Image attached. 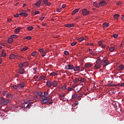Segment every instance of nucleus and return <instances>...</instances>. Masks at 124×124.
<instances>
[{
  "instance_id": "32",
  "label": "nucleus",
  "mask_w": 124,
  "mask_h": 124,
  "mask_svg": "<svg viewBox=\"0 0 124 124\" xmlns=\"http://www.w3.org/2000/svg\"><path fill=\"white\" fill-rule=\"evenodd\" d=\"M48 95V93L46 92H44V95H42V98H45V97H47Z\"/></svg>"
},
{
  "instance_id": "17",
  "label": "nucleus",
  "mask_w": 124,
  "mask_h": 124,
  "mask_svg": "<svg viewBox=\"0 0 124 124\" xmlns=\"http://www.w3.org/2000/svg\"><path fill=\"white\" fill-rule=\"evenodd\" d=\"M43 3L47 6H49L50 5V2H48V0H43Z\"/></svg>"
},
{
  "instance_id": "16",
  "label": "nucleus",
  "mask_w": 124,
  "mask_h": 124,
  "mask_svg": "<svg viewBox=\"0 0 124 124\" xmlns=\"http://www.w3.org/2000/svg\"><path fill=\"white\" fill-rule=\"evenodd\" d=\"M80 68L79 67V66H75V67L73 68L72 70H74V71L75 72H77L79 71Z\"/></svg>"
},
{
  "instance_id": "21",
  "label": "nucleus",
  "mask_w": 124,
  "mask_h": 124,
  "mask_svg": "<svg viewBox=\"0 0 124 124\" xmlns=\"http://www.w3.org/2000/svg\"><path fill=\"white\" fill-rule=\"evenodd\" d=\"M58 82L56 80L53 81L52 86L54 87H56L57 86Z\"/></svg>"
},
{
  "instance_id": "54",
  "label": "nucleus",
  "mask_w": 124,
  "mask_h": 124,
  "mask_svg": "<svg viewBox=\"0 0 124 124\" xmlns=\"http://www.w3.org/2000/svg\"><path fill=\"white\" fill-rule=\"evenodd\" d=\"M25 39H27V40H30L31 39V36H27Z\"/></svg>"
},
{
  "instance_id": "33",
  "label": "nucleus",
  "mask_w": 124,
  "mask_h": 124,
  "mask_svg": "<svg viewBox=\"0 0 124 124\" xmlns=\"http://www.w3.org/2000/svg\"><path fill=\"white\" fill-rule=\"evenodd\" d=\"M78 12V9H75V10H74L72 12V15H75Z\"/></svg>"
},
{
  "instance_id": "8",
  "label": "nucleus",
  "mask_w": 124,
  "mask_h": 124,
  "mask_svg": "<svg viewBox=\"0 0 124 124\" xmlns=\"http://www.w3.org/2000/svg\"><path fill=\"white\" fill-rule=\"evenodd\" d=\"M75 26V25L73 23H69L68 24H66L65 25V27L66 28H72Z\"/></svg>"
},
{
  "instance_id": "27",
  "label": "nucleus",
  "mask_w": 124,
  "mask_h": 124,
  "mask_svg": "<svg viewBox=\"0 0 124 124\" xmlns=\"http://www.w3.org/2000/svg\"><path fill=\"white\" fill-rule=\"evenodd\" d=\"M19 15L21 16H23L24 17H27L28 16V14L26 13H20Z\"/></svg>"
},
{
  "instance_id": "41",
  "label": "nucleus",
  "mask_w": 124,
  "mask_h": 124,
  "mask_svg": "<svg viewBox=\"0 0 124 124\" xmlns=\"http://www.w3.org/2000/svg\"><path fill=\"white\" fill-rule=\"evenodd\" d=\"M7 97L8 98H13V95L12 94H8L7 96H5Z\"/></svg>"
},
{
  "instance_id": "6",
  "label": "nucleus",
  "mask_w": 124,
  "mask_h": 124,
  "mask_svg": "<svg viewBox=\"0 0 124 124\" xmlns=\"http://www.w3.org/2000/svg\"><path fill=\"white\" fill-rule=\"evenodd\" d=\"M17 87H18L19 89H22V88H24L25 87V82H22L20 84H19L17 85Z\"/></svg>"
},
{
  "instance_id": "9",
  "label": "nucleus",
  "mask_w": 124,
  "mask_h": 124,
  "mask_svg": "<svg viewBox=\"0 0 124 124\" xmlns=\"http://www.w3.org/2000/svg\"><path fill=\"white\" fill-rule=\"evenodd\" d=\"M41 3H42V0H39L37 2H36L35 4L36 7L39 8Z\"/></svg>"
},
{
  "instance_id": "48",
  "label": "nucleus",
  "mask_w": 124,
  "mask_h": 124,
  "mask_svg": "<svg viewBox=\"0 0 124 124\" xmlns=\"http://www.w3.org/2000/svg\"><path fill=\"white\" fill-rule=\"evenodd\" d=\"M93 6H94L95 7L99 8L98 4L95 2H93Z\"/></svg>"
},
{
  "instance_id": "52",
  "label": "nucleus",
  "mask_w": 124,
  "mask_h": 124,
  "mask_svg": "<svg viewBox=\"0 0 124 124\" xmlns=\"http://www.w3.org/2000/svg\"><path fill=\"white\" fill-rule=\"evenodd\" d=\"M28 50V47L27 46H25L24 47L22 48L21 51H26Z\"/></svg>"
},
{
  "instance_id": "34",
  "label": "nucleus",
  "mask_w": 124,
  "mask_h": 124,
  "mask_svg": "<svg viewBox=\"0 0 124 124\" xmlns=\"http://www.w3.org/2000/svg\"><path fill=\"white\" fill-rule=\"evenodd\" d=\"M115 47L114 46H111V47L109 48V51L110 52H112L113 51H114Z\"/></svg>"
},
{
  "instance_id": "25",
  "label": "nucleus",
  "mask_w": 124,
  "mask_h": 124,
  "mask_svg": "<svg viewBox=\"0 0 124 124\" xmlns=\"http://www.w3.org/2000/svg\"><path fill=\"white\" fill-rule=\"evenodd\" d=\"M103 63V61H101L100 59H98L96 61V63L97 64H102Z\"/></svg>"
},
{
  "instance_id": "43",
  "label": "nucleus",
  "mask_w": 124,
  "mask_h": 124,
  "mask_svg": "<svg viewBox=\"0 0 124 124\" xmlns=\"http://www.w3.org/2000/svg\"><path fill=\"white\" fill-rule=\"evenodd\" d=\"M97 44L98 45V46H103V41H100L97 43Z\"/></svg>"
},
{
  "instance_id": "51",
  "label": "nucleus",
  "mask_w": 124,
  "mask_h": 124,
  "mask_svg": "<svg viewBox=\"0 0 124 124\" xmlns=\"http://www.w3.org/2000/svg\"><path fill=\"white\" fill-rule=\"evenodd\" d=\"M13 88H14V90H17V88H18V86L16 85H14V86H13Z\"/></svg>"
},
{
  "instance_id": "22",
  "label": "nucleus",
  "mask_w": 124,
  "mask_h": 124,
  "mask_svg": "<svg viewBox=\"0 0 124 124\" xmlns=\"http://www.w3.org/2000/svg\"><path fill=\"white\" fill-rule=\"evenodd\" d=\"M80 90H81V88H76L75 90V93H80Z\"/></svg>"
},
{
  "instance_id": "36",
  "label": "nucleus",
  "mask_w": 124,
  "mask_h": 124,
  "mask_svg": "<svg viewBox=\"0 0 124 124\" xmlns=\"http://www.w3.org/2000/svg\"><path fill=\"white\" fill-rule=\"evenodd\" d=\"M38 51L40 53L46 52V51H44V49H43V48H40L38 49Z\"/></svg>"
},
{
  "instance_id": "44",
  "label": "nucleus",
  "mask_w": 124,
  "mask_h": 124,
  "mask_svg": "<svg viewBox=\"0 0 124 124\" xmlns=\"http://www.w3.org/2000/svg\"><path fill=\"white\" fill-rule=\"evenodd\" d=\"M86 80V79H85L84 78H81L80 80H79V81H80L81 82L84 83V82H85V81Z\"/></svg>"
},
{
  "instance_id": "11",
  "label": "nucleus",
  "mask_w": 124,
  "mask_h": 124,
  "mask_svg": "<svg viewBox=\"0 0 124 124\" xmlns=\"http://www.w3.org/2000/svg\"><path fill=\"white\" fill-rule=\"evenodd\" d=\"M77 94H78V98L79 97L84 98V97L85 96V95H84V94H82L81 93H78Z\"/></svg>"
},
{
  "instance_id": "26",
  "label": "nucleus",
  "mask_w": 124,
  "mask_h": 124,
  "mask_svg": "<svg viewBox=\"0 0 124 124\" xmlns=\"http://www.w3.org/2000/svg\"><path fill=\"white\" fill-rule=\"evenodd\" d=\"M77 98H78V94L75 93V94H73L72 98L74 99H76Z\"/></svg>"
},
{
  "instance_id": "40",
  "label": "nucleus",
  "mask_w": 124,
  "mask_h": 124,
  "mask_svg": "<svg viewBox=\"0 0 124 124\" xmlns=\"http://www.w3.org/2000/svg\"><path fill=\"white\" fill-rule=\"evenodd\" d=\"M47 52H41L42 53V57H44L46 55V53Z\"/></svg>"
},
{
  "instance_id": "60",
  "label": "nucleus",
  "mask_w": 124,
  "mask_h": 124,
  "mask_svg": "<svg viewBox=\"0 0 124 124\" xmlns=\"http://www.w3.org/2000/svg\"><path fill=\"white\" fill-rule=\"evenodd\" d=\"M19 16V15L18 14H16V15H14L15 17H18Z\"/></svg>"
},
{
  "instance_id": "4",
  "label": "nucleus",
  "mask_w": 124,
  "mask_h": 124,
  "mask_svg": "<svg viewBox=\"0 0 124 124\" xmlns=\"http://www.w3.org/2000/svg\"><path fill=\"white\" fill-rule=\"evenodd\" d=\"M82 14L84 16H87L90 15V11L87 10L86 9H83L82 10Z\"/></svg>"
},
{
  "instance_id": "24",
  "label": "nucleus",
  "mask_w": 124,
  "mask_h": 124,
  "mask_svg": "<svg viewBox=\"0 0 124 124\" xmlns=\"http://www.w3.org/2000/svg\"><path fill=\"white\" fill-rule=\"evenodd\" d=\"M89 53L91 54L93 56H95L96 54L94 52H93L92 49H89Z\"/></svg>"
},
{
  "instance_id": "15",
  "label": "nucleus",
  "mask_w": 124,
  "mask_h": 124,
  "mask_svg": "<svg viewBox=\"0 0 124 124\" xmlns=\"http://www.w3.org/2000/svg\"><path fill=\"white\" fill-rule=\"evenodd\" d=\"M46 77L45 76H41V77H39L38 80L39 81H41L42 80H46Z\"/></svg>"
},
{
  "instance_id": "12",
  "label": "nucleus",
  "mask_w": 124,
  "mask_h": 124,
  "mask_svg": "<svg viewBox=\"0 0 124 124\" xmlns=\"http://www.w3.org/2000/svg\"><path fill=\"white\" fill-rule=\"evenodd\" d=\"M46 86L49 87H52V82H51L49 80L47 81Z\"/></svg>"
},
{
  "instance_id": "31",
  "label": "nucleus",
  "mask_w": 124,
  "mask_h": 124,
  "mask_svg": "<svg viewBox=\"0 0 124 124\" xmlns=\"http://www.w3.org/2000/svg\"><path fill=\"white\" fill-rule=\"evenodd\" d=\"M13 39L12 38H9L8 39V44H12L13 43Z\"/></svg>"
},
{
  "instance_id": "18",
  "label": "nucleus",
  "mask_w": 124,
  "mask_h": 124,
  "mask_svg": "<svg viewBox=\"0 0 124 124\" xmlns=\"http://www.w3.org/2000/svg\"><path fill=\"white\" fill-rule=\"evenodd\" d=\"M93 66L92 64L90 63H86L85 65H84V67L86 68H90V67H91Z\"/></svg>"
},
{
  "instance_id": "30",
  "label": "nucleus",
  "mask_w": 124,
  "mask_h": 124,
  "mask_svg": "<svg viewBox=\"0 0 124 124\" xmlns=\"http://www.w3.org/2000/svg\"><path fill=\"white\" fill-rule=\"evenodd\" d=\"M120 15L118 14H116L114 15L113 17H114V19L117 20L118 19V17H119Z\"/></svg>"
},
{
  "instance_id": "14",
  "label": "nucleus",
  "mask_w": 124,
  "mask_h": 124,
  "mask_svg": "<svg viewBox=\"0 0 124 124\" xmlns=\"http://www.w3.org/2000/svg\"><path fill=\"white\" fill-rule=\"evenodd\" d=\"M103 63H104L103 64H102L103 65V67H105L107 66V65H108V61L106 60V61H103Z\"/></svg>"
},
{
  "instance_id": "1",
  "label": "nucleus",
  "mask_w": 124,
  "mask_h": 124,
  "mask_svg": "<svg viewBox=\"0 0 124 124\" xmlns=\"http://www.w3.org/2000/svg\"><path fill=\"white\" fill-rule=\"evenodd\" d=\"M11 102V101H10L9 99H5L4 98H1L0 99V103H1V105L4 106H5Z\"/></svg>"
},
{
  "instance_id": "29",
  "label": "nucleus",
  "mask_w": 124,
  "mask_h": 124,
  "mask_svg": "<svg viewBox=\"0 0 124 124\" xmlns=\"http://www.w3.org/2000/svg\"><path fill=\"white\" fill-rule=\"evenodd\" d=\"M22 29V28L21 27H18L17 28H16V30H15V32L16 33H19V31Z\"/></svg>"
},
{
  "instance_id": "45",
  "label": "nucleus",
  "mask_w": 124,
  "mask_h": 124,
  "mask_svg": "<svg viewBox=\"0 0 124 124\" xmlns=\"http://www.w3.org/2000/svg\"><path fill=\"white\" fill-rule=\"evenodd\" d=\"M83 40H84V38H83V37H81V38L78 39V42H81L83 41Z\"/></svg>"
},
{
  "instance_id": "49",
  "label": "nucleus",
  "mask_w": 124,
  "mask_h": 124,
  "mask_svg": "<svg viewBox=\"0 0 124 124\" xmlns=\"http://www.w3.org/2000/svg\"><path fill=\"white\" fill-rule=\"evenodd\" d=\"M33 29V27L32 26H31L30 27H27V30L28 31H31Z\"/></svg>"
},
{
  "instance_id": "5",
  "label": "nucleus",
  "mask_w": 124,
  "mask_h": 124,
  "mask_svg": "<svg viewBox=\"0 0 124 124\" xmlns=\"http://www.w3.org/2000/svg\"><path fill=\"white\" fill-rule=\"evenodd\" d=\"M106 5H107V2L106 1H104V0L101 1V2L98 3V6L99 7L106 6Z\"/></svg>"
},
{
  "instance_id": "37",
  "label": "nucleus",
  "mask_w": 124,
  "mask_h": 124,
  "mask_svg": "<svg viewBox=\"0 0 124 124\" xmlns=\"http://www.w3.org/2000/svg\"><path fill=\"white\" fill-rule=\"evenodd\" d=\"M50 76L54 77V76H57V74H56L55 72H52V73H50Z\"/></svg>"
},
{
  "instance_id": "59",
  "label": "nucleus",
  "mask_w": 124,
  "mask_h": 124,
  "mask_svg": "<svg viewBox=\"0 0 124 124\" xmlns=\"http://www.w3.org/2000/svg\"><path fill=\"white\" fill-rule=\"evenodd\" d=\"M62 89L64 90H66V87L65 85H63V86H62Z\"/></svg>"
},
{
  "instance_id": "47",
  "label": "nucleus",
  "mask_w": 124,
  "mask_h": 124,
  "mask_svg": "<svg viewBox=\"0 0 124 124\" xmlns=\"http://www.w3.org/2000/svg\"><path fill=\"white\" fill-rule=\"evenodd\" d=\"M36 55V51H33L31 52V55L32 56V57H35Z\"/></svg>"
},
{
  "instance_id": "64",
  "label": "nucleus",
  "mask_w": 124,
  "mask_h": 124,
  "mask_svg": "<svg viewBox=\"0 0 124 124\" xmlns=\"http://www.w3.org/2000/svg\"><path fill=\"white\" fill-rule=\"evenodd\" d=\"M93 45V44L91 43V44H87L86 46H92Z\"/></svg>"
},
{
  "instance_id": "62",
  "label": "nucleus",
  "mask_w": 124,
  "mask_h": 124,
  "mask_svg": "<svg viewBox=\"0 0 124 124\" xmlns=\"http://www.w3.org/2000/svg\"><path fill=\"white\" fill-rule=\"evenodd\" d=\"M66 6V5L63 4V5H62V8H65Z\"/></svg>"
},
{
  "instance_id": "42",
  "label": "nucleus",
  "mask_w": 124,
  "mask_h": 124,
  "mask_svg": "<svg viewBox=\"0 0 124 124\" xmlns=\"http://www.w3.org/2000/svg\"><path fill=\"white\" fill-rule=\"evenodd\" d=\"M32 103H33L31 102H30L29 103H28V104H27V108H29L31 107V106L32 105Z\"/></svg>"
},
{
  "instance_id": "28",
  "label": "nucleus",
  "mask_w": 124,
  "mask_h": 124,
  "mask_svg": "<svg viewBox=\"0 0 124 124\" xmlns=\"http://www.w3.org/2000/svg\"><path fill=\"white\" fill-rule=\"evenodd\" d=\"M1 55H2V57H4V58L6 57V53H5V50H3L2 51V53H1Z\"/></svg>"
},
{
  "instance_id": "23",
  "label": "nucleus",
  "mask_w": 124,
  "mask_h": 124,
  "mask_svg": "<svg viewBox=\"0 0 124 124\" xmlns=\"http://www.w3.org/2000/svg\"><path fill=\"white\" fill-rule=\"evenodd\" d=\"M24 64H27V62H24L23 63H21L19 64V67L20 68H22L23 66H26V65H24Z\"/></svg>"
},
{
  "instance_id": "20",
  "label": "nucleus",
  "mask_w": 124,
  "mask_h": 124,
  "mask_svg": "<svg viewBox=\"0 0 124 124\" xmlns=\"http://www.w3.org/2000/svg\"><path fill=\"white\" fill-rule=\"evenodd\" d=\"M113 83L112 82V81H111V82L109 83L108 84V87H116V85H115L114 84H113Z\"/></svg>"
},
{
  "instance_id": "13",
  "label": "nucleus",
  "mask_w": 124,
  "mask_h": 124,
  "mask_svg": "<svg viewBox=\"0 0 124 124\" xmlns=\"http://www.w3.org/2000/svg\"><path fill=\"white\" fill-rule=\"evenodd\" d=\"M16 56L14 55V54H11L10 55V56H9V59H10V60H13L14 59H15V58H16Z\"/></svg>"
},
{
  "instance_id": "53",
  "label": "nucleus",
  "mask_w": 124,
  "mask_h": 124,
  "mask_svg": "<svg viewBox=\"0 0 124 124\" xmlns=\"http://www.w3.org/2000/svg\"><path fill=\"white\" fill-rule=\"evenodd\" d=\"M16 59L20 60L21 59H22V56H20V55H16Z\"/></svg>"
},
{
  "instance_id": "63",
  "label": "nucleus",
  "mask_w": 124,
  "mask_h": 124,
  "mask_svg": "<svg viewBox=\"0 0 124 124\" xmlns=\"http://www.w3.org/2000/svg\"><path fill=\"white\" fill-rule=\"evenodd\" d=\"M34 74H39V73L38 71H35V72L33 73Z\"/></svg>"
},
{
  "instance_id": "10",
  "label": "nucleus",
  "mask_w": 124,
  "mask_h": 124,
  "mask_svg": "<svg viewBox=\"0 0 124 124\" xmlns=\"http://www.w3.org/2000/svg\"><path fill=\"white\" fill-rule=\"evenodd\" d=\"M25 70L22 68L19 69V74L21 75H23L25 73Z\"/></svg>"
},
{
  "instance_id": "57",
  "label": "nucleus",
  "mask_w": 124,
  "mask_h": 124,
  "mask_svg": "<svg viewBox=\"0 0 124 124\" xmlns=\"http://www.w3.org/2000/svg\"><path fill=\"white\" fill-rule=\"evenodd\" d=\"M72 90H74V91H75V89H73L72 88H71V87H69V88H68V91L69 92H70V91H72Z\"/></svg>"
},
{
  "instance_id": "35",
  "label": "nucleus",
  "mask_w": 124,
  "mask_h": 124,
  "mask_svg": "<svg viewBox=\"0 0 124 124\" xmlns=\"http://www.w3.org/2000/svg\"><path fill=\"white\" fill-rule=\"evenodd\" d=\"M2 95H4L5 96H7L8 95H9V94H8L7 92L4 91L2 92Z\"/></svg>"
},
{
  "instance_id": "46",
  "label": "nucleus",
  "mask_w": 124,
  "mask_h": 124,
  "mask_svg": "<svg viewBox=\"0 0 124 124\" xmlns=\"http://www.w3.org/2000/svg\"><path fill=\"white\" fill-rule=\"evenodd\" d=\"M123 68H124V66L123 65H121L119 66V71H122L123 70Z\"/></svg>"
},
{
  "instance_id": "50",
  "label": "nucleus",
  "mask_w": 124,
  "mask_h": 124,
  "mask_svg": "<svg viewBox=\"0 0 124 124\" xmlns=\"http://www.w3.org/2000/svg\"><path fill=\"white\" fill-rule=\"evenodd\" d=\"M76 44H77V42H73L71 43V46H75V45H76Z\"/></svg>"
},
{
  "instance_id": "55",
  "label": "nucleus",
  "mask_w": 124,
  "mask_h": 124,
  "mask_svg": "<svg viewBox=\"0 0 124 124\" xmlns=\"http://www.w3.org/2000/svg\"><path fill=\"white\" fill-rule=\"evenodd\" d=\"M36 94L39 96H41L42 95L43 93L42 92H36Z\"/></svg>"
},
{
  "instance_id": "2",
  "label": "nucleus",
  "mask_w": 124,
  "mask_h": 124,
  "mask_svg": "<svg viewBox=\"0 0 124 124\" xmlns=\"http://www.w3.org/2000/svg\"><path fill=\"white\" fill-rule=\"evenodd\" d=\"M75 67L73 65L68 64L64 67V69L67 70H72Z\"/></svg>"
},
{
  "instance_id": "38",
  "label": "nucleus",
  "mask_w": 124,
  "mask_h": 124,
  "mask_svg": "<svg viewBox=\"0 0 124 124\" xmlns=\"http://www.w3.org/2000/svg\"><path fill=\"white\" fill-rule=\"evenodd\" d=\"M17 35H11V38H12V39H15V38H17Z\"/></svg>"
},
{
  "instance_id": "19",
  "label": "nucleus",
  "mask_w": 124,
  "mask_h": 124,
  "mask_svg": "<svg viewBox=\"0 0 124 124\" xmlns=\"http://www.w3.org/2000/svg\"><path fill=\"white\" fill-rule=\"evenodd\" d=\"M109 27L108 23H104L103 24V28H107Z\"/></svg>"
},
{
  "instance_id": "3",
  "label": "nucleus",
  "mask_w": 124,
  "mask_h": 124,
  "mask_svg": "<svg viewBox=\"0 0 124 124\" xmlns=\"http://www.w3.org/2000/svg\"><path fill=\"white\" fill-rule=\"evenodd\" d=\"M42 103L46 104L47 103L48 101L50 100V98H48L47 97H42Z\"/></svg>"
},
{
  "instance_id": "56",
  "label": "nucleus",
  "mask_w": 124,
  "mask_h": 124,
  "mask_svg": "<svg viewBox=\"0 0 124 124\" xmlns=\"http://www.w3.org/2000/svg\"><path fill=\"white\" fill-rule=\"evenodd\" d=\"M64 54L66 56L69 55V52H68L67 51H64Z\"/></svg>"
},
{
  "instance_id": "61",
  "label": "nucleus",
  "mask_w": 124,
  "mask_h": 124,
  "mask_svg": "<svg viewBox=\"0 0 124 124\" xmlns=\"http://www.w3.org/2000/svg\"><path fill=\"white\" fill-rule=\"evenodd\" d=\"M118 34H113V37H114V38H118Z\"/></svg>"
},
{
  "instance_id": "58",
  "label": "nucleus",
  "mask_w": 124,
  "mask_h": 124,
  "mask_svg": "<svg viewBox=\"0 0 124 124\" xmlns=\"http://www.w3.org/2000/svg\"><path fill=\"white\" fill-rule=\"evenodd\" d=\"M101 46V47H102V48L104 49L106 47V45H102L101 46Z\"/></svg>"
},
{
  "instance_id": "39",
  "label": "nucleus",
  "mask_w": 124,
  "mask_h": 124,
  "mask_svg": "<svg viewBox=\"0 0 124 124\" xmlns=\"http://www.w3.org/2000/svg\"><path fill=\"white\" fill-rule=\"evenodd\" d=\"M79 79L78 78H76L73 80V82L76 83L77 82L79 81Z\"/></svg>"
},
{
  "instance_id": "7",
  "label": "nucleus",
  "mask_w": 124,
  "mask_h": 124,
  "mask_svg": "<svg viewBox=\"0 0 124 124\" xmlns=\"http://www.w3.org/2000/svg\"><path fill=\"white\" fill-rule=\"evenodd\" d=\"M100 65H102V63H97L96 64H95L94 65L95 70H97L98 69H100L101 68Z\"/></svg>"
}]
</instances>
